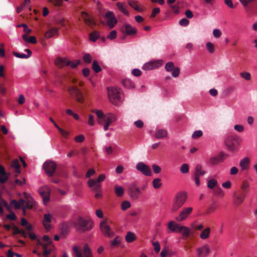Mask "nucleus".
Wrapping results in <instances>:
<instances>
[{"label":"nucleus","mask_w":257,"mask_h":257,"mask_svg":"<svg viewBox=\"0 0 257 257\" xmlns=\"http://www.w3.org/2000/svg\"><path fill=\"white\" fill-rule=\"evenodd\" d=\"M187 200V195L184 192H179L177 193L173 201L172 210L175 212L181 208L186 202Z\"/></svg>","instance_id":"2"},{"label":"nucleus","mask_w":257,"mask_h":257,"mask_svg":"<svg viewBox=\"0 0 257 257\" xmlns=\"http://www.w3.org/2000/svg\"><path fill=\"white\" fill-rule=\"evenodd\" d=\"M115 193L117 197H121L123 195L124 190L121 187L117 185H115L114 187Z\"/></svg>","instance_id":"32"},{"label":"nucleus","mask_w":257,"mask_h":257,"mask_svg":"<svg viewBox=\"0 0 257 257\" xmlns=\"http://www.w3.org/2000/svg\"><path fill=\"white\" fill-rule=\"evenodd\" d=\"M165 69L168 72L172 71V75L174 77H177L180 74V69L179 67H175L174 64L172 62H169L165 65Z\"/></svg>","instance_id":"14"},{"label":"nucleus","mask_w":257,"mask_h":257,"mask_svg":"<svg viewBox=\"0 0 257 257\" xmlns=\"http://www.w3.org/2000/svg\"><path fill=\"white\" fill-rule=\"evenodd\" d=\"M121 209L123 210H125L131 206V203L127 201H124L121 203Z\"/></svg>","instance_id":"55"},{"label":"nucleus","mask_w":257,"mask_h":257,"mask_svg":"<svg viewBox=\"0 0 257 257\" xmlns=\"http://www.w3.org/2000/svg\"><path fill=\"white\" fill-rule=\"evenodd\" d=\"M202 135H203L202 131H200V130H198V131H195L193 133V134L192 135V138L194 139H196L201 137Z\"/></svg>","instance_id":"49"},{"label":"nucleus","mask_w":257,"mask_h":257,"mask_svg":"<svg viewBox=\"0 0 257 257\" xmlns=\"http://www.w3.org/2000/svg\"><path fill=\"white\" fill-rule=\"evenodd\" d=\"M116 120V116L114 114L112 113H109L107 115H105L102 121H105L106 123L110 124L112 122H114Z\"/></svg>","instance_id":"29"},{"label":"nucleus","mask_w":257,"mask_h":257,"mask_svg":"<svg viewBox=\"0 0 257 257\" xmlns=\"http://www.w3.org/2000/svg\"><path fill=\"white\" fill-rule=\"evenodd\" d=\"M160 8H154L152 12L150 15V18H153L155 17L156 15H157L158 14H159L160 13Z\"/></svg>","instance_id":"58"},{"label":"nucleus","mask_w":257,"mask_h":257,"mask_svg":"<svg viewBox=\"0 0 257 257\" xmlns=\"http://www.w3.org/2000/svg\"><path fill=\"white\" fill-rule=\"evenodd\" d=\"M25 51L28 53L27 55L24 54H20L19 52H13V55L16 56V57L19 58H22V59H27L29 58L32 52L30 49H27L25 50Z\"/></svg>","instance_id":"27"},{"label":"nucleus","mask_w":257,"mask_h":257,"mask_svg":"<svg viewBox=\"0 0 257 257\" xmlns=\"http://www.w3.org/2000/svg\"><path fill=\"white\" fill-rule=\"evenodd\" d=\"M88 185L95 192L101 190V185L94 181V180L89 179L88 181Z\"/></svg>","instance_id":"22"},{"label":"nucleus","mask_w":257,"mask_h":257,"mask_svg":"<svg viewBox=\"0 0 257 257\" xmlns=\"http://www.w3.org/2000/svg\"><path fill=\"white\" fill-rule=\"evenodd\" d=\"M120 241H121L120 238L118 236H116L115 237L114 239L111 241V242H110L111 247H115L118 246V245L120 243Z\"/></svg>","instance_id":"43"},{"label":"nucleus","mask_w":257,"mask_h":257,"mask_svg":"<svg viewBox=\"0 0 257 257\" xmlns=\"http://www.w3.org/2000/svg\"><path fill=\"white\" fill-rule=\"evenodd\" d=\"M219 159V162H223L227 157H228V155L226 154H224L223 152H220L218 155L217 156Z\"/></svg>","instance_id":"54"},{"label":"nucleus","mask_w":257,"mask_h":257,"mask_svg":"<svg viewBox=\"0 0 257 257\" xmlns=\"http://www.w3.org/2000/svg\"><path fill=\"white\" fill-rule=\"evenodd\" d=\"M136 169L147 176L152 175L151 169L149 166L143 162L138 163L136 166Z\"/></svg>","instance_id":"12"},{"label":"nucleus","mask_w":257,"mask_h":257,"mask_svg":"<svg viewBox=\"0 0 257 257\" xmlns=\"http://www.w3.org/2000/svg\"><path fill=\"white\" fill-rule=\"evenodd\" d=\"M56 164L52 161H47L43 165V168L46 173L49 176H52L56 169Z\"/></svg>","instance_id":"10"},{"label":"nucleus","mask_w":257,"mask_h":257,"mask_svg":"<svg viewBox=\"0 0 257 257\" xmlns=\"http://www.w3.org/2000/svg\"><path fill=\"white\" fill-rule=\"evenodd\" d=\"M121 32L124 35H132L136 34L137 30L136 28L133 27L131 25L125 24L120 29Z\"/></svg>","instance_id":"16"},{"label":"nucleus","mask_w":257,"mask_h":257,"mask_svg":"<svg viewBox=\"0 0 257 257\" xmlns=\"http://www.w3.org/2000/svg\"><path fill=\"white\" fill-rule=\"evenodd\" d=\"M35 205L34 201L32 199H28V201L26 202V208L28 209H31Z\"/></svg>","instance_id":"52"},{"label":"nucleus","mask_w":257,"mask_h":257,"mask_svg":"<svg viewBox=\"0 0 257 257\" xmlns=\"http://www.w3.org/2000/svg\"><path fill=\"white\" fill-rule=\"evenodd\" d=\"M180 171L183 174H186L189 172V165L187 164H183L180 167Z\"/></svg>","instance_id":"48"},{"label":"nucleus","mask_w":257,"mask_h":257,"mask_svg":"<svg viewBox=\"0 0 257 257\" xmlns=\"http://www.w3.org/2000/svg\"><path fill=\"white\" fill-rule=\"evenodd\" d=\"M168 132L165 129H158L156 131L154 134V137L157 139H163L167 137Z\"/></svg>","instance_id":"21"},{"label":"nucleus","mask_w":257,"mask_h":257,"mask_svg":"<svg viewBox=\"0 0 257 257\" xmlns=\"http://www.w3.org/2000/svg\"><path fill=\"white\" fill-rule=\"evenodd\" d=\"M84 137L82 135H79L75 137L74 140L77 143L82 142L84 140Z\"/></svg>","instance_id":"64"},{"label":"nucleus","mask_w":257,"mask_h":257,"mask_svg":"<svg viewBox=\"0 0 257 257\" xmlns=\"http://www.w3.org/2000/svg\"><path fill=\"white\" fill-rule=\"evenodd\" d=\"M92 68L93 71L96 73H98L101 71V68L99 65L97 61L96 60H94L92 62Z\"/></svg>","instance_id":"42"},{"label":"nucleus","mask_w":257,"mask_h":257,"mask_svg":"<svg viewBox=\"0 0 257 257\" xmlns=\"http://www.w3.org/2000/svg\"><path fill=\"white\" fill-rule=\"evenodd\" d=\"M210 229L209 227H208L204 229L201 233L200 236L203 239H207L209 237L210 234Z\"/></svg>","instance_id":"40"},{"label":"nucleus","mask_w":257,"mask_h":257,"mask_svg":"<svg viewBox=\"0 0 257 257\" xmlns=\"http://www.w3.org/2000/svg\"><path fill=\"white\" fill-rule=\"evenodd\" d=\"M177 225V224L174 221H171L168 223V227L171 231L173 232H176V225Z\"/></svg>","instance_id":"45"},{"label":"nucleus","mask_w":257,"mask_h":257,"mask_svg":"<svg viewBox=\"0 0 257 257\" xmlns=\"http://www.w3.org/2000/svg\"><path fill=\"white\" fill-rule=\"evenodd\" d=\"M182 234L186 237H188L190 234V229L187 227L183 226V228L181 230Z\"/></svg>","instance_id":"62"},{"label":"nucleus","mask_w":257,"mask_h":257,"mask_svg":"<svg viewBox=\"0 0 257 257\" xmlns=\"http://www.w3.org/2000/svg\"><path fill=\"white\" fill-rule=\"evenodd\" d=\"M99 37V32L97 31H93L89 34V39L92 42H95Z\"/></svg>","instance_id":"37"},{"label":"nucleus","mask_w":257,"mask_h":257,"mask_svg":"<svg viewBox=\"0 0 257 257\" xmlns=\"http://www.w3.org/2000/svg\"><path fill=\"white\" fill-rule=\"evenodd\" d=\"M136 238L135 234L130 231H128L125 236V240L126 242L128 243L133 242L136 239Z\"/></svg>","instance_id":"38"},{"label":"nucleus","mask_w":257,"mask_h":257,"mask_svg":"<svg viewBox=\"0 0 257 257\" xmlns=\"http://www.w3.org/2000/svg\"><path fill=\"white\" fill-rule=\"evenodd\" d=\"M249 184L247 180H244L242 182L240 189L233 194V197L235 199L234 204L236 206L240 205L244 201L246 195L249 192Z\"/></svg>","instance_id":"1"},{"label":"nucleus","mask_w":257,"mask_h":257,"mask_svg":"<svg viewBox=\"0 0 257 257\" xmlns=\"http://www.w3.org/2000/svg\"><path fill=\"white\" fill-rule=\"evenodd\" d=\"M100 229L101 232L108 237H111L114 235V232L112 231L109 226L107 223L106 220H103L100 223Z\"/></svg>","instance_id":"11"},{"label":"nucleus","mask_w":257,"mask_h":257,"mask_svg":"<svg viewBox=\"0 0 257 257\" xmlns=\"http://www.w3.org/2000/svg\"><path fill=\"white\" fill-rule=\"evenodd\" d=\"M117 36V32L115 30L111 31L109 34L107 36V38L110 40L114 39Z\"/></svg>","instance_id":"57"},{"label":"nucleus","mask_w":257,"mask_h":257,"mask_svg":"<svg viewBox=\"0 0 257 257\" xmlns=\"http://www.w3.org/2000/svg\"><path fill=\"white\" fill-rule=\"evenodd\" d=\"M23 40L27 42L32 44H36L37 43L36 38L34 36H31L29 38L26 34H24L22 36Z\"/></svg>","instance_id":"35"},{"label":"nucleus","mask_w":257,"mask_h":257,"mask_svg":"<svg viewBox=\"0 0 257 257\" xmlns=\"http://www.w3.org/2000/svg\"><path fill=\"white\" fill-rule=\"evenodd\" d=\"M39 192L43 198L44 204H46L49 201L50 189L47 187H43L39 189Z\"/></svg>","instance_id":"17"},{"label":"nucleus","mask_w":257,"mask_h":257,"mask_svg":"<svg viewBox=\"0 0 257 257\" xmlns=\"http://www.w3.org/2000/svg\"><path fill=\"white\" fill-rule=\"evenodd\" d=\"M240 141V139L237 136L230 135L226 138L224 144L229 151H233L237 149Z\"/></svg>","instance_id":"3"},{"label":"nucleus","mask_w":257,"mask_h":257,"mask_svg":"<svg viewBox=\"0 0 257 257\" xmlns=\"http://www.w3.org/2000/svg\"><path fill=\"white\" fill-rule=\"evenodd\" d=\"M240 75L241 77L244 78L245 80L249 81L251 79V75L249 72H242L240 73Z\"/></svg>","instance_id":"46"},{"label":"nucleus","mask_w":257,"mask_h":257,"mask_svg":"<svg viewBox=\"0 0 257 257\" xmlns=\"http://www.w3.org/2000/svg\"><path fill=\"white\" fill-rule=\"evenodd\" d=\"M221 34V32L219 29H216L213 31V36L216 38L220 37Z\"/></svg>","instance_id":"63"},{"label":"nucleus","mask_w":257,"mask_h":257,"mask_svg":"<svg viewBox=\"0 0 257 257\" xmlns=\"http://www.w3.org/2000/svg\"><path fill=\"white\" fill-rule=\"evenodd\" d=\"M206 174V171L202 169V166L200 164L196 165L195 169L194 177L199 178Z\"/></svg>","instance_id":"25"},{"label":"nucleus","mask_w":257,"mask_h":257,"mask_svg":"<svg viewBox=\"0 0 257 257\" xmlns=\"http://www.w3.org/2000/svg\"><path fill=\"white\" fill-rule=\"evenodd\" d=\"M250 163V159L248 157L241 159L239 163L241 171L242 172L247 171L249 168Z\"/></svg>","instance_id":"20"},{"label":"nucleus","mask_w":257,"mask_h":257,"mask_svg":"<svg viewBox=\"0 0 257 257\" xmlns=\"http://www.w3.org/2000/svg\"><path fill=\"white\" fill-rule=\"evenodd\" d=\"M68 91L69 94L73 97L77 102L82 103L84 101V98L82 92L76 87H68Z\"/></svg>","instance_id":"7"},{"label":"nucleus","mask_w":257,"mask_h":257,"mask_svg":"<svg viewBox=\"0 0 257 257\" xmlns=\"http://www.w3.org/2000/svg\"><path fill=\"white\" fill-rule=\"evenodd\" d=\"M116 6L118 9L122 13L126 16H129L130 14L128 11L126 10V6L125 4H121L120 3H117Z\"/></svg>","instance_id":"31"},{"label":"nucleus","mask_w":257,"mask_h":257,"mask_svg":"<svg viewBox=\"0 0 257 257\" xmlns=\"http://www.w3.org/2000/svg\"><path fill=\"white\" fill-rule=\"evenodd\" d=\"M107 90L109 101L114 105H118L120 101L119 90L114 88H108Z\"/></svg>","instance_id":"9"},{"label":"nucleus","mask_w":257,"mask_h":257,"mask_svg":"<svg viewBox=\"0 0 257 257\" xmlns=\"http://www.w3.org/2000/svg\"><path fill=\"white\" fill-rule=\"evenodd\" d=\"M72 249L76 257H92L91 250L87 244L84 245L82 251L77 245L74 246Z\"/></svg>","instance_id":"6"},{"label":"nucleus","mask_w":257,"mask_h":257,"mask_svg":"<svg viewBox=\"0 0 257 257\" xmlns=\"http://www.w3.org/2000/svg\"><path fill=\"white\" fill-rule=\"evenodd\" d=\"M197 252L198 257H206L210 252V249L208 245L205 244L197 248Z\"/></svg>","instance_id":"19"},{"label":"nucleus","mask_w":257,"mask_h":257,"mask_svg":"<svg viewBox=\"0 0 257 257\" xmlns=\"http://www.w3.org/2000/svg\"><path fill=\"white\" fill-rule=\"evenodd\" d=\"M60 134L62 135V136L65 138H67L68 135H69V132L67 131H66L64 130L63 129L61 128L59 126L57 128Z\"/></svg>","instance_id":"60"},{"label":"nucleus","mask_w":257,"mask_h":257,"mask_svg":"<svg viewBox=\"0 0 257 257\" xmlns=\"http://www.w3.org/2000/svg\"><path fill=\"white\" fill-rule=\"evenodd\" d=\"M140 192V190L138 187L133 188L130 190V194L131 197L135 199L138 198Z\"/></svg>","instance_id":"30"},{"label":"nucleus","mask_w":257,"mask_h":257,"mask_svg":"<svg viewBox=\"0 0 257 257\" xmlns=\"http://www.w3.org/2000/svg\"><path fill=\"white\" fill-rule=\"evenodd\" d=\"M81 15L83 19L84 22L91 28L96 25L93 18L91 17L88 13L86 12L83 11L81 12Z\"/></svg>","instance_id":"18"},{"label":"nucleus","mask_w":257,"mask_h":257,"mask_svg":"<svg viewBox=\"0 0 257 257\" xmlns=\"http://www.w3.org/2000/svg\"><path fill=\"white\" fill-rule=\"evenodd\" d=\"M206 48L208 50V51L210 53H213L214 52V45L211 43V42H207L206 44Z\"/></svg>","instance_id":"47"},{"label":"nucleus","mask_w":257,"mask_h":257,"mask_svg":"<svg viewBox=\"0 0 257 257\" xmlns=\"http://www.w3.org/2000/svg\"><path fill=\"white\" fill-rule=\"evenodd\" d=\"M122 84L127 88H132L135 87L134 83L129 79H125L123 80Z\"/></svg>","instance_id":"36"},{"label":"nucleus","mask_w":257,"mask_h":257,"mask_svg":"<svg viewBox=\"0 0 257 257\" xmlns=\"http://www.w3.org/2000/svg\"><path fill=\"white\" fill-rule=\"evenodd\" d=\"M246 11L254 14L257 9V0H239Z\"/></svg>","instance_id":"8"},{"label":"nucleus","mask_w":257,"mask_h":257,"mask_svg":"<svg viewBox=\"0 0 257 257\" xmlns=\"http://www.w3.org/2000/svg\"><path fill=\"white\" fill-rule=\"evenodd\" d=\"M209 161L212 165H216L220 163L217 156L211 158Z\"/></svg>","instance_id":"61"},{"label":"nucleus","mask_w":257,"mask_h":257,"mask_svg":"<svg viewBox=\"0 0 257 257\" xmlns=\"http://www.w3.org/2000/svg\"><path fill=\"white\" fill-rule=\"evenodd\" d=\"M38 245H41L43 248V254L45 256H47L50 253V249H47V245L46 243H42L40 240H37Z\"/></svg>","instance_id":"34"},{"label":"nucleus","mask_w":257,"mask_h":257,"mask_svg":"<svg viewBox=\"0 0 257 257\" xmlns=\"http://www.w3.org/2000/svg\"><path fill=\"white\" fill-rule=\"evenodd\" d=\"M128 5L137 11L141 12L142 10L140 9L138 5V2L137 1H129L128 2Z\"/></svg>","instance_id":"41"},{"label":"nucleus","mask_w":257,"mask_h":257,"mask_svg":"<svg viewBox=\"0 0 257 257\" xmlns=\"http://www.w3.org/2000/svg\"><path fill=\"white\" fill-rule=\"evenodd\" d=\"M9 178V174L6 172L4 168L0 165V183H5Z\"/></svg>","instance_id":"24"},{"label":"nucleus","mask_w":257,"mask_h":257,"mask_svg":"<svg viewBox=\"0 0 257 257\" xmlns=\"http://www.w3.org/2000/svg\"><path fill=\"white\" fill-rule=\"evenodd\" d=\"M159 62H149L143 66V69L145 70H153L159 67Z\"/></svg>","instance_id":"26"},{"label":"nucleus","mask_w":257,"mask_h":257,"mask_svg":"<svg viewBox=\"0 0 257 257\" xmlns=\"http://www.w3.org/2000/svg\"><path fill=\"white\" fill-rule=\"evenodd\" d=\"M52 215L49 213L45 214L44 215V219L43 224L46 229H48L51 227L50 223L51 222Z\"/></svg>","instance_id":"23"},{"label":"nucleus","mask_w":257,"mask_h":257,"mask_svg":"<svg viewBox=\"0 0 257 257\" xmlns=\"http://www.w3.org/2000/svg\"><path fill=\"white\" fill-rule=\"evenodd\" d=\"M83 59L85 63H89L92 60V58L89 54L87 53L84 55Z\"/></svg>","instance_id":"56"},{"label":"nucleus","mask_w":257,"mask_h":257,"mask_svg":"<svg viewBox=\"0 0 257 257\" xmlns=\"http://www.w3.org/2000/svg\"><path fill=\"white\" fill-rule=\"evenodd\" d=\"M104 18L107 20V25L111 29L113 28L117 22L116 19L112 12L109 11L106 13Z\"/></svg>","instance_id":"15"},{"label":"nucleus","mask_w":257,"mask_h":257,"mask_svg":"<svg viewBox=\"0 0 257 257\" xmlns=\"http://www.w3.org/2000/svg\"><path fill=\"white\" fill-rule=\"evenodd\" d=\"M12 166L15 168V172L18 174L20 173V165L19 164V161L18 160H14L12 163Z\"/></svg>","instance_id":"39"},{"label":"nucleus","mask_w":257,"mask_h":257,"mask_svg":"<svg viewBox=\"0 0 257 257\" xmlns=\"http://www.w3.org/2000/svg\"><path fill=\"white\" fill-rule=\"evenodd\" d=\"M75 226L78 231L84 232L91 229L93 226V223L90 220L79 217L75 223Z\"/></svg>","instance_id":"4"},{"label":"nucleus","mask_w":257,"mask_h":257,"mask_svg":"<svg viewBox=\"0 0 257 257\" xmlns=\"http://www.w3.org/2000/svg\"><path fill=\"white\" fill-rule=\"evenodd\" d=\"M153 172L156 174H158L161 172V168L157 165L153 164L152 166Z\"/></svg>","instance_id":"59"},{"label":"nucleus","mask_w":257,"mask_h":257,"mask_svg":"<svg viewBox=\"0 0 257 257\" xmlns=\"http://www.w3.org/2000/svg\"><path fill=\"white\" fill-rule=\"evenodd\" d=\"M217 181L214 179H210L208 181L207 186L209 188L212 189L217 184Z\"/></svg>","instance_id":"50"},{"label":"nucleus","mask_w":257,"mask_h":257,"mask_svg":"<svg viewBox=\"0 0 257 257\" xmlns=\"http://www.w3.org/2000/svg\"><path fill=\"white\" fill-rule=\"evenodd\" d=\"M59 29L58 28H52L47 31L45 34V38L46 39H49L54 36L58 32Z\"/></svg>","instance_id":"28"},{"label":"nucleus","mask_w":257,"mask_h":257,"mask_svg":"<svg viewBox=\"0 0 257 257\" xmlns=\"http://www.w3.org/2000/svg\"><path fill=\"white\" fill-rule=\"evenodd\" d=\"M152 245L154 246V249L155 250V251H156V252L158 253L160 251V243L159 242L157 241H152Z\"/></svg>","instance_id":"53"},{"label":"nucleus","mask_w":257,"mask_h":257,"mask_svg":"<svg viewBox=\"0 0 257 257\" xmlns=\"http://www.w3.org/2000/svg\"><path fill=\"white\" fill-rule=\"evenodd\" d=\"M193 208L191 207L184 208L178 216L176 218V220L178 222H181L185 220L192 213Z\"/></svg>","instance_id":"13"},{"label":"nucleus","mask_w":257,"mask_h":257,"mask_svg":"<svg viewBox=\"0 0 257 257\" xmlns=\"http://www.w3.org/2000/svg\"><path fill=\"white\" fill-rule=\"evenodd\" d=\"M11 206H14L16 209H20L21 208V204L16 200H13L11 201Z\"/></svg>","instance_id":"51"},{"label":"nucleus","mask_w":257,"mask_h":257,"mask_svg":"<svg viewBox=\"0 0 257 257\" xmlns=\"http://www.w3.org/2000/svg\"><path fill=\"white\" fill-rule=\"evenodd\" d=\"M80 61L77 60L76 62L67 60L66 58H57L55 60V64L59 68H63L65 66H70L72 68H76Z\"/></svg>","instance_id":"5"},{"label":"nucleus","mask_w":257,"mask_h":257,"mask_svg":"<svg viewBox=\"0 0 257 257\" xmlns=\"http://www.w3.org/2000/svg\"><path fill=\"white\" fill-rule=\"evenodd\" d=\"M160 178H157L155 179L153 181V186L155 189H159L161 187L162 184Z\"/></svg>","instance_id":"44"},{"label":"nucleus","mask_w":257,"mask_h":257,"mask_svg":"<svg viewBox=\"0 0 257 257\" xmlns=\"http://www.w3.org/2000/svg\"><path fill=\"white\" fill-rule=\"evenodd\" d=\"M92 112L96 113L98 118V123L102 124V120L105 116V115H104L103 113L101 111L97 109H93L92 110Z\"/></svg>","instance_id":"33"}]
</instances>
